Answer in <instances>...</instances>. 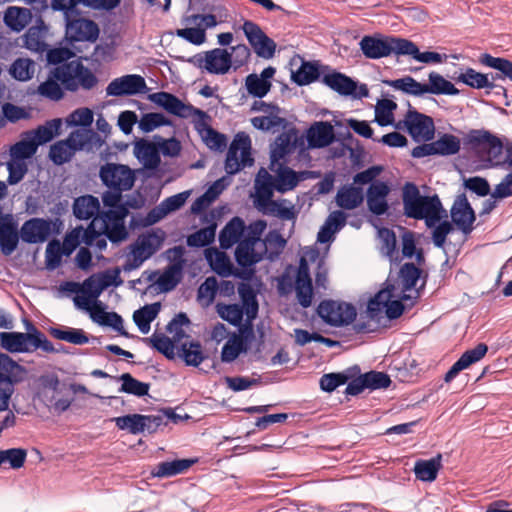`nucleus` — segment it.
Segmentation results:
<instances>
[{"label": "nucleus", "instance_id": "2", "mask_svg": "<svg viewBox=\"0 0 512 512\" xmlns=\"http://www.w3.org/2000/svg\"><path fill=\"white\" fill-rule=\"evenodd\" d=\"M28 369L8 353L0 352V412L7 411L16 386L27 379Z\"/></svg>", "mask_w": 512, "mask_h": 512}, {"label": "nucleus", "instance_id": "27", "mask_svg": "<svg viewBox=\"0 0 512 512\" xmlns=\"http://www.w3.org/2000/svg\"><path fill=\"white\" fill-rule=\"evenodd\" d=\"M62 130V119L54 118L46 121L37 128L24 132V136H30L38 148L41 145L51 142L55 137L59 136Z\"/></svg>", "mask_w": 512, "mask_h": 512}, {"label": "nucleus", "instance_id": "64", "mask_svg": "<svg viewBox=\"0 0 512 512\" xmlns=\"http://www.w3.org/2000/svg\"><path fill=\"white\" fill-rule=\"evenodd\" d=\"M33 61L30 59L18 58L10 68L11 76L18 81H28L33 77Z\"/></svg>", "mask_w": 512, "mask_h": 512}, {"label": "nucleus", "instance_id": "24", "mask_svg": "<svg viewBox=\"0 0 512 512\" xmlns=\"http://www.w3.org/2000/svg\"><path fill=\"white\" fill-rule=\"evenodd\" d=\"M206 64L204 70L209 74L224 75L232 68V53L227 49L214 48L204 52Z\"/></svg>", "mask_w": 512, "mask_h": 512}, {"label": "nucleus", "instance_id": "9", "mask_svg": "<svg viewBox=\"0 0 512 512\" xmlns=\"http://www.w3.org/2000/svg\"><path fill=\"white\" fill-rule=\"evenodd\" d=\"M503 140H505V137L502 139L485 129H472L465 138L466 144L470 145L473 149L485 152L489 156L491 163L493 160H496V163L492 164V166L501 163L499 159L503 154V150H506V143L504 144Z\"/></svg>", "mask_w": 512, "mask_h": 512}, {"label": "nucleus", "instance_id": "26", "mask_svg": "<svg viewBox=\"0 0 512 512\" xmlns=\"http://www.w3.org/2000/svg\"><path fill=\"white\" fill-rule=\"evenodd\" d=\"M19 231L22 241L27 244L44 243L49 239L48 227L46 228L44 218L33 217L26 220Z\"/></svg>", "mask_w": 512, "mask_h": 512}, {"label": "nucleus", "instance_id": "57", "mask_svg": "<svg viewBox=\"0 0 512 512\" xmlns=\"http://www.w3.org/2000/svg\"><path fill=\"white\" fill-rule=\"evenodd\" d=\"M254 162L255 160L252 155H241V159L239 160L238 153L228 149L224 168L228 175H235L243 168L253 166Z\"/></svg>", "mask_w": 512, "mask_h": 512}, {"label": "nucleus", "instance_id": "56", "mask_svg": "<svg viewBox=\"0 0 512 512\" xmlns=\"http://www.w3.org/2000/svg\"><path fill=\"white\" fill-rule=\"evenodd\" d=\"M248 349L249 346L237 338V334L234 333L222 347L221 361L224 363H231L241 354L247 353Z\"/></svg>", "mask_w": 512, "mask_h": 512}, {"label": "nucleus", "instance_id": "16", "mask_svg": "<svg viewBox=\"0 0 512 512\" xmlns=\"http://www.w3.org/2000/svg\"><path fill=\"white\" fill-rule=\"evenodd\" d=\"M149 91L143 76L127 74L112 80L106 87L107 96L123 97L145 94Z\"/></svg>", "mask_w": 512, "mask_h": 512}, {"label": "nucleus", "instance_id": "49", "mask_svg": "<svg viewBox=\"0 0 512 512\" xmlns=\"http://www.w3.org/2000/svg\"><path fill=\"white\" fill-rule=\"evenodd\" d=\"M142 414H127L111 419L119 430H126L132 435H138L146 430L147 425L144 422Z\"/></svg>", "mask_w": 512, "mask_h": 512}, {"label": "nucleus", "instance_id": "32", "mask_svg": "<svg viewBox=\"0 0 512 512\" xmlns=\"http://www.w3.org/2000/svg\"><path fill=\"white\" fill-rule=\"evenodd\" d=\"M198 458L174 459L172 461H163L158 463L151 471V475L156 478L172 477L186 472Z\"/></svg>", "mask_w": 512, "mask_h": 512}, {"label": "nucleus", "instance_id": "52", "mask_svg": "<svg viewBox=\"0 0 512 512\" xmlns=\"http://www.w3.org/2000/svg\"><path fill=\"white\" fill-rule=\"evenodd\" d=\"M423 270L413 262L404 263L399 270V278L402 282V292L413 290L421 279Z\"/></svg>", "mask_w": 512, "mask_h": 512}, {"label": "nucleus", "instance_id": "22", "mask_svg": "<svg viewBox=\"0 0 512 512\" xmlns=\"http://www.w3.org/2000/svg\"><path fill=\"white\" fill-rule=\"evenodd\" d=\"M22 240L18 224L12 214H6L0 219V251L4 256H10Z\"/></svg>", "mask_w": 512, "mask_h": 512}, {"label": "nucleus", "instance_id": "34", "mask_svg": "<svg viewBox=\"0 0 512 512\" xmlns=\"http://www.w3.org/2000/svg\"><path fill=\"white\" fill-rule=\"evenodd\" d=\"M165 240V233L161 229H152L141 235L132 248L137 250L145 258L152 257Z\"/></svg>", "mask_w": 512, "mask_h": 512}, {"label": "nucleus", "instance_id": "12", "mask_svg": "<svg viewBox=\"0 0 512 512\" xmlns=\"http://www.w3.org/2000/svg\"><path fill=\"white\" fill-rule=\"evenodd\" d=\"M64 21L66 37L71 43H95L98 40L100 28L94 20L69 14L64 16Z\"/></svg>", "mask_w": 512, "mask_h": 512}, {"label": "nucleus", "instance_id": "43", "mask_svg": "<svg viewBox=\"0 0 512 512\" xmlns=\"http://www.w3.org/2000/svg\"><path fill=\"white\" fill-rule=\"evenodd\" d=\"M32 13L28 8L9 7L4 14V23L14 32L22 31L31 21Z\"/></svg>", "mask_w": 512, "mask_h": 512}, {"label": "nucleus", "instance_id": "54", "mask_svg": "<svg viewBox=\"0 0 512 512\" xmlns=\"http://www.w3.org/2000/svg\"><path fill=\"white\" fill-rule=\"evenodd\" d=\"M183 272L175 266H167L163 273L159 275L155 284L160 293H168L174 290L181 282Z\"/></svg>", "mask_w": 512, "mask_h": 512}, {"label": "nucleus", "instance_id": "51", "mask_svg": "<svg viewBox=\"0 0 512 512\" xmlns=\"http://www.w3.org/2000/svg\"><path fill=\"white\" fill-rule=\"evenodd\" d=\"M38 148L30 139V136H24L21 140L17 141L10 146V160L24 162L30 160L37 152Z\"/></svg>", "mask_w": 512, "mask_h": 512}, {"label": "nucleus", "instance_id": "47", "mask_svg": "<svg viewBox=\"0 0 512 512\" xmlns=\"http://www.w3.org/2000/svg\"><path fill=\"white\" fill-rule=\"evenodd\" d=\"M396 109L397 103L395 101L387 98L378 100L376 107V123L381 127L392 125L396 129H402L401 122H394L393 112Z\"/></svg>", "mask_w": 512, "mask_h": 512}, {"label": "nucleus", "instance_id": "10", "mask_svg": "<svg viewBox=\"0 0 512 512\" xmlns=\"http://www.w3.org/2000/svg\"><path fill=\"white\" fill-rule=\"evenodd\" d=\"M99 177L108 189L128 191L135 184L134 171L127 165L107 163L100 168Z\"/></svg>", "mask_w": 512, "mask_h": 512}, {"label": "nucleus", "instance_id": "1", "mask_svg": "<svg viewBox=\"0 0 512 512\" xmlns=\"http://www.w3.org/2000/svg\"><path fill=\"white\" fill-rule=\"evenodd\" d=\"M382 83L396 90H400L404 94L421 97L424 94L449 95L455 96L459 94V89L455 85L445 79L441 74L432 71L428 75V83H420L411 76H404L398 79H384Z\"/></svg>", "mask_w": 512, "mask_h": 512}, {"label": "nucleus", "instance_id": "38", "mask_svg": "<svg viewBox=\"0 0 512 512\" xmlns=\"http://www.w3.org/2000/svg\"><path fill=\"white\" fill-rule=\"evenodd\" d=\"M178 357L186 366L198 367L206 358L198 340L181 343L177 348Z\"/></svg>", "mask_w": 512, "mask_h": 512}, {"label": "nucleus", "instance_id": "61", "mask_svg": "<svg viewBox=\"0 0 512 512\" xmlns=\"http://www.w3.org/2000/svg\"><path fill=\"white\" fill-rule=\"evenodd\" d=\"M63 246L57 239H52L46 247L45 251V264L46 268L50 271L57 269L62 262Z\"/></svg>", "mask_w": 512, "mask_h": 512}, {"label": "nucleus", "instance_id": "18", "mask_svg": "<svg viewBox=\"0 0 512 512\" xmlns=\"http://www.w3.org/2000/svg\"><path fill=\"white\" fill-rule=\"evenodd\" d=\"M221 210H211L201 216V221L208 225L198 229L186 237V244L190 248L209 247L215 241L217 223L216 219L220 217Z\"/></svg>", "mask_w": 512, "mask_h": 512}, {"label": "nucleus", "instance_id": "35", "mask_svg": "<svg viewBox=\"0 0 512 512\" xmlns=\"http://www.w3.org/2000/svg\"><path fill=\"white\" fill-rule=\"evenodd\" d=\"M359 373L360 367L358 365H353L343 372L326 373L319 380L320 389L324 392L332 393Z\"/></svg>", "mask_w": 512, "mask_h": 512}, {"label": "nucleus", "instance_id": "11", "mask_svg": "<svg viewBox=\"0 0 512 512\" xmlns=\"http://www.w3.org/2000/svg\"><path fill=\"white\" fill-rule=\"evenodd\" d=\"M321 81L341 96L352 99H362L369 96V89L366 84H359L351 77L335 70L323 74Z\"/></svg>", "mask_w": 512, "mask_h": 512}, {"label": "nucleus", "instance_id": "59", "mask_svg": "<svg viewBox=\"0 0 512 512\" xmlns=\"http://www.w3.org/2000/svg\"><path fill=\"white\" fill-rule=\"evenodd\" d=\"M434 142L437 149V155L440 156L455 155L461 148L460 139L457 136L448 133L443 134Z\"/></svg>", "mask_w": 512, "mask_h": 512}, {"label": "nucleus", "instance_id": "60", "mask_svg": "<svg viewBox=\"0 0 512 512\" xmlns=\"http://www.w3.org/2000/svg\"><path fill=\"white\" fill-rule=\"evenodd\" d=\"M27 451L23 448H9L0 450V466L8 463L10 468L19 469L24 466Z\"/></svg>", "mask_w": 512, "mask_h": 512}, {"label": "nucleus", "instance_id": "5", "mask_svg": "<svg viewBox=\"0 0 512 512\" xmlns=\"http://www.w3.org/2000/svg\"><path fill=\"white\" fill-rule=\"evenodd\" d=\"M404 215L415 220H422L429 208L440 209L441 201L437 194L424 196L420 194L414 182H406L402 189Z\"/></svg>", "mask_w": 512, "mask_h": 512}, {"label": "nucleus", "instance_id": "3", "mask_svg": "<svg viewBox=\"0 0 512 512\" xmlns=\"http://www.w3.org/2000/svg\"><path fill=\"white\" fill-rule=\"evenodd\" d=\"M405 38L382 33L364 35L359 42L360 51L365 58L378 60L391 55L402 56Z\"/></svg>", "mask_w": 512, "mask_h": 512}, {"label": "nucleus", "instance_id": "29", "mask_svg": "<svg viewBox=\"0 0 512 512\" xmlns=\"http://www.w3.org/2000/svg\"><path fill=\"white\" fill-rule=\"evenodd\" d=\"M278 168L274 169L276 173V191L284 194L297 187L300 181L305 179L308 172H296L284 163H277Z\"/></svg>", "mask_w": 512, "mask_h": 512}, {"label": "nucleus", "instance_id": "63", "mask_svg": "<svg viewBox=\"0 0 512 512\" xmlns=\"http://www.w3.org/2000/svg\"><path fill=\"white\" fill-rule=\"evenodd\" d=\"M255 246L256 245L253 244V242H248L246 240L237 244L234 251V258L238 266L241 268L240 271L255 270L254 268H250L251 255L253 247Z\"/></svg>", "mask_w": 512, "mask_h": 512}, {"label": "nucleus", "instance_id": "40", "mask_svg": "<svg viewBox=\"0 0 512 512\" xmlns=\"http://www.w3.org/2000/svg\"><path fill=\"white\" fill-rule=\"evenodd\" d=\"M73 143V137L70 134L68 138L53 143L49 149V160L57 166H61L69 162L77 152Z\"/></svg>", "mask_w": 512, "mask_h": 512}, {"label": "nucleus", "instance_id": "41", "mask_svg": "<svg viewBox=\"0 0 512 512\" xmlns=\"http://www.w3.org/2000/svg\"><path fill=\"white\" fill-rule=\"evenodd\" d=\"M139 340H142L168 360H174L176 357L175 349L179 345H175L174 341L164 333L155 331L150 337L140 338Z\"/></svg>", "mask_w": 512, "mask_h": 512}, {"label": "nucleus", "instance_id": "62", "mask_svg": "<svg viewBox=\"0 0 512 512\" xmlns=\"http://www.w3.org/2000/svg\"><path fill=\"white\" fill-rule=\"evenodd\" d=\"M245 88L250 96L262 99L270 92L272 87L260 80L257 73H251L245 78Z\"/></svg>", "mask_w": 512, "mask_h": 512}, {"label": "nucleus", "instance_id": "39", "mask_svg": "<svg viewBox=\"0 0 512 512\" xmlns=\"http://www.w3.org/2000/svg\"><path fill=\"white\" fill-rule=\"evenodd\" d=\"M100 210V202L97 197L87 194L74 199L72 212L78 220H89Z\"/></svg>", "mask_w": 512, "mask_h": 512}, {"label": "nucleus", "instance_id": "7", "mask_svg": "<svg viewBox=\"0 0 512 512\" xmlns=\"http://www.w3.org/2000/svg\"><path fill=\"white\" fill-rule=\"evenodd\" d=\"M73 301L77 309L86 311L89 314L90 319L99 326L110 327L119 335L126 338L140 339V337L127 332L124 328V320L122 316L114 311H106L107 306L102 301H96V306L94 307H89L84 304L78 297H74Z\"/></svg>", "mask_w": 512, "mask_h": 512}, {"label": "nucleus", "instance_id": "37", "mask_svg": "<svg viewBox=\"0 0 512 512\" xmlns=\"http://www.w3.org/2000/svg\"><path fill=\"white\" fill-rule=\"evenodd\" d=\"M195 128L199 132L205 131V135L202 139L209 149L217 152H224L226 150L228 144L227 136L208 125L206 120L201 121L198 118L195 123Z\"/></svg>", "mask_w": 512, "mask_h": 512}, {"label": "nucleus", "instance_id": "6", "mask_svg": "<svg viewBox=\"0 0 512 512\" xmlns=\"http://www.w3.org/2000/svg\"><path fill=\"white\" fill-rule=\"evenodd\" d=\"M316 313L324 323L333 327L348 326L357 317V310L353 304L332 299L322 300L316 308Z\"/></svg>", "mask_w": 512, "mask_h": 512}, {"label": "nucleus", "instance_id": "21", "mask_svg": "<svg viewBox=\"0 0 512 512\" xmlns=\"http://www.w3.org/2000/svg\"><path fill=\"white\" fill-rule=\"evenodd\" d=\"M301 64L296 70L291 71V81L299 87L307 86L318 81L325 71H329L330 67L320 64L319 61H307L298 56Z\"/></svg>", "mask_w": 512, "mask_h": 512}, {"label": "nucleus", "instance_id": "30", "mask_svg": "<svg viewBox=\"0 0 512 512\" xmlns=\"http://www.w3.org/2000/svg\"><path fill=\"white\" fill-rule=\"evenodd\" d=\"M296 134V129L292 128L289 132L279 134L275 139V147L270 152V165L269 169L274 170V165L280 163V160L286 161L296 148V142L292 141V135Z\"/></svg>", "mask_w": 512, "mask_h": 512}, {"label": "nucleus", "instance_id": "25", "mask_svg": "<svg viewBox=\"0 0 512 512\" xmlns=\"http://www.w3.org/2000/svg\"><path fill=\"white\" fill-rule=\"evenodd\" d=\"M133 154L139 162L145 163L147 169L156 171L160 164V155L157 145L144 138H136Z\"/></svg>", "mask_w": 512, "mask_h": 512}, {"label": "nucleus", "instance_id": "28", "mask_svg": "<svg viewBox=\"0 0 512 512\" xmlns=\"http://www.w3.org/2000/svg\"><path fill=\"white\" fill-rule=\"evenodd\" d=\"M365 199L363 187L352 184L343 185L337 192L335 201L343 210H353L362 205Z\"/></svg>", "mask_w": 512, "mask_h": 512}, {"label": "nucleus", "instance_id": "19", "mask_svg": "<svg viewBox=\"0 0 512 512\" xmlns=\"http://www.w3.org/2000/svg\"><path fill=\"white\" fill-rule=\"evenodd\" d=\"M404 124L414 141H418V137L425 141H430L434 137L435 126L433 118L415 109L408 110Z\"/></svg>", "mask_w": 512, "mask_h": 512}, {"label": "nucleus", "instance_id": "31", "mask_svg": "<svg viewBox=\"0 0 512 512\" xmlns=\"http://www.w3.org/2000/svg\"><path fill=\"white\" fill-rule=\"evenodd\" d=\"M110 211L113 215L114 226L112 229L107 230L105 235L111 243H118L128 237V232L125 228L124 221L125 218L129 215V209L125 202L122 200Z\"/></svg>", "mask_w": 512, "mask_h": 512}, {"label": "nucleus", "instance_id": "42", "mask_svg": "<svg viewBox=\"0 0 512 512\" xmlns=\"http://www.w3.org/2000/svg\"><path fill=\"white\" fill-rule=\"evenodd\" d=\"M81 296L82 302L89 307L96 306V301H100L98 298L105 290L101 277L98 273H94L86 278L81 284Z\"/></svg>", "mask_w": 512, "mask_h": 512}, {"label": "nucleus", "instance_id": "45", "mask_svg": "<svg viewBox=\"0 0 512 512\" xmlns=\"http://www.w3.org/2000/svg\"><path fill=\"white\" fill-rule=\"evenodd\" d=\"M74 62L70 64V76L73 82L76 84V91L79 86L85 90H91L98 83L97 76L86 66L80 62H76V66L73 67Z\"/></svg>", "mask_w": 512, "mask_h": 512}, {"label": "nucleus", "instance_id": "4", "mask_svg": "<svg viewBox=\"0 0 512 512\" xmlns=\"http://www.w3.org/2000/svg\"><path fill=\"white\" fill-rule=\"evenodd\" d=\"M65 90L76 92V84L70 76V64L66 63L50 69L47 79L38 86L37 93L57 102L64 98Z\"/></svg>", "mask_w": 512, "mask_h": 512}, {"label": "nucleus", "instance_id": "55", "mask_svg": "<svg viewBox=\"0 0 512 512\" xmlns=\"http://www.w3.org/2000/svg\"><path fill=\"white\" fill-rule=\"evenodd\" d=\"M216 312L222 320L229 324L235 327H240L242 325L244 308H242L240 304L218 303L216 305Z\"/></svg>", "mask_w": 512, "mask_h": 512}, {"label": "nucleus", "instance_id": "15", "mask_svg": "<svg viewBox=\"0 0 512 512\" xmlns=\"http://www.w3.org/2000/svg\"><path fill=\"white\" fill-rule=\"evenodd\" d=\"M451 223L464 235L475 229L476 213L465 193L459 194L450 209Z\"/></svg>", "mask_w": 512, "mask_h": 512}, {"label": "nucleus", "instance_id": "36", "mask_svg": "<svg viewBox=\"0 0 512 512\" xmlns=\"http://www.w3.org/2000/svg\"><path fill=\"white\" fill-rule=\"evenodd\" d=\"M441 460V454H437L430 459L416 460L413 468L416 479L429 483L435 481L440 469L442 468Z\"/></svg>", "mask_w": 512, "mask_h": 512}, {"label": "nucleus", "instance_id": "17", "mask_svg": "<svg viewBox=\"0 0 512 512\" xmlns=\"http://www.w3.org/2000/svg\"><path fill=\"white\" fill-rule=\"evenodd\" d=\"M333 125L328 121H316L310 125L306 133L308 146L312 149L326 148L337 140L335 127H343L341 120L334 119Z\"/></svg>", "mask_w": 512, "mask_h": 512}, {"label": "nucleus", "instance_id": "33", "mask_svg": "<svg viewBox=\"0 0 512 512\" xmlns=\"http://www.w3.org/2000/svg\"><path fill=\"white\" fill-rule=\"evenodd\" d=\"M31 335L23 332H0V347L8 353H30L33 349L29 346Z\"/></svg>", "mask_w": 512, "mask_h": 512}, {"label": "nucleus", "instance_id": "20", "mask_svg": "<svg viewBox=\"0 0 512 512\" xmlns=\"http://www.w3.org/2000/svg\"><path fill=\"white\" fill-rule=\"evenodd\" d=\"M391 192L388 182L375 180L372 182L366 192L368 210L375 216H383L389 210L387 197Z\"/></svg>", "mask_w": 512, "mask_h": 512}, {"label": "nucleus", "instance_id": "50", "mask_svg": "<svg viewBox=\"0 0 512 512\" xmlns=\"http://www.w3.org/2000/svg\"><path fill=\"white\" fill-rule=\"evenodd\" d=\"M49 333L57 340L66 341L74 345H84L89 342L87 334L79 328L50 327Z\"/></svg>", "mask_w": 512, "mask_h": 512}, {"label": "nucleus", "instance_id": "14", "mask_svg": "<svg viewBox=\"0 0 512 512\" xmlns=\"http://www.w3.org/2000/svg\"><path fill=\"white\" fill-rule=\"evenodd\" d=\"M204 255L212 270L221 277L233 276L243 281H250L254 277L255 270L240 271L234 267L225 253L219 252L216 248H206Z\"/></svg>", "mask_w": 512, "mask_h": 512}, {"label": "nucleus", "instance_id": "58", "mask_svg": "<svg viewBox=\"0 0 512 512\" xmlns=\"http://www.w3.org/2000/svg\"><path fill=\"white\" fill-rule=\"evenodd\" d=\"M479 62L489 68L501 72L504 78L512 81V61L502 57H494L489 53H483L479 57Z\"/></svg>", "mask_w": 512, "mask_h": 512}, {"label": "nucleus", "instance_id": "48", "mask_svg": "<svg viewBox=\"0 0 512 512\" xmlns=\"http://www.w3.org/2000/svg\"><path fill=\"white\" fill-rule=\"evenodd\" d=\"M455 80L459 83L473 89H492L493 82L489 79V74H484L468 67L465 72L461 73Z\"/></svg>", "mask_w": 512, "mask_h": 512}, {"label": "nucleus", "instance_id": "53", "mask_svg": "<svg viewBox=\"0 0 512 512\" xmlns=\"http://www.w3.org/2000/svg\"><path fill=\"white\" fill-rule=\"evenodd\" d=\"M173 121L160 112H149L144 113L141 116V119L138 122V128L143 133H150L159 127H171L173 126Z\"/></svg>", "mask_w": 512, "mask_h": 512}, {"label": "nucleus", "instance_id": "44", "mask_svg": "<svg viewBox=\"0 0 512 512\" xmlns=\"http://www.w3.org/2000/svg\"><path fill=\"white\" fill-rule=\"evenodd\" d=\"M112 378L121 382V386L118 389L121 393L134 395L136 397L149 395L150 384L137 380L130 373H123L120 376H114Z\"/></svg>", "mask_w": 512, "mask_h": 512}, {"label": "nucleus", "instance_id": "23", "mask_svg": "<svg viewBox=\"0 0 512 512\" xmlns=\"http://www.w3.org/2000/svg\"><path fill=\"white\" fill-rule=\"evenodd\" d=\"M247 225L245 221L239 217H232L219 232V243L223 250L231 249L235 244L244 241Z\"/></svg>", "mask_w": 512, "mask_h": 512}, {"label": "nucleus", "instance_id": "46", "mask_svg": "<svg viewBox=\"0 0 512 512\" xmlns=\"http://www.w3.org/2000/svg\"><path fill=\"white\" fill-rule=\"evenodd\" d=\"M402 56H410L412 59L425 64L441 63L443 59L446 58V55H442L435 51L420 52L418 46L413 41L406 38L404 41Z\"/></svg>", "mask_w": 512, "mask_h": 512}, {"label": "nucleus", "instance_id": "8", "mask_svg": "<svg viewBox=\"0 0 512 512\" xmlns=\"http://www.w3.org/2000/svg\"><path fill=\"white\" fill-rule=\"evenodd\" d=\"M147 99L156 106L164 109L167 113L179 118H188L190 115H194L201 121L209 119V116L205 111L196 108L191 104L184 103L176 95L166 91L149 94Z\"/></svg>", "mask_w": 512, "mask_h": 512}, {"label": "nucleus", "instance_id": "13", "mask_svg": "<svg viewBox=\"0 0 512 512\" xmlns=\"http://www.w3.org/2000/svg\"><path fill=\"white\" fill-rule=\"evenodd\" d=\"M242 31L254 53L262 59L269 60L275 56L277 44L252 20H244Z\"/></svg>", "mask_w": 512, "mask_h": 512}]
</instances>
